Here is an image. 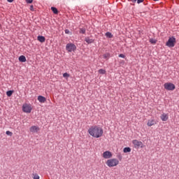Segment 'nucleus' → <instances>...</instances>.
I'll list each match as a JSON object with an SVG mask.
<instances>
[{
	"label": "nucleus",
	"instance_id": "obj_25",
	"mask_svg": "<svg viewBox=\"0 0 179 179\" xmlns=\"http://www.w3.org/2000/svg\"><path fill=\"white\" fill-rule=\"evenodd\" d=\"M6 135H8L9 136H12V135H13V134L12 133V131H7L6 132Z\"/></svg>",
	"mask_w": 179,
	"mask_h": 179
},
{
	"label": "nucleus",
	"instance_id": "obj_2",
	"mask_svg": "<svg viewBox=\"0 0 179 179\" xmlns=\"http://www.w3.org/2000/svg\"><path fill=\"white\" fill-rule=\"evenodd\" d=\"M106 164L108 167H117L120 164V161L115 158L109 159L106 161Z\"/></svg>",
	"mask_w": 179,
	"mask_h": 179
},
{
	"label": "nucleus",
	"instance_id": "obj_13",
	"mask_svg": "<svg viewBox=\"0 0 179 179\" xmlns=\"http://www.w3.org/2000/svg\"><path fill=\"white\" fill-rule=\"evenodd\" d=\"M38 41H40V43H45V37L43 36H38Z\"/></svg>",
	"mask_w": 179,
	"mask_h": 179
},
{
	"label": "nucleus",
	"instance_id": "obj_12",
	"mask_svg": "<svg viewBox=\"0 0 179 179\" xmlns=\"http://www.w3.org/2000/svg\"><path fill=\"white\" fill-rule=\"evenodd\" d=\"M38 100L39 103H45V101H47L45 97H44L43 96H38Z\"/></svg>",
	"mask_w": 179,
	"mask_h": 179
},
{
	"label": "nucleus",
	"instance_id": "obj_19",
	"mask_svg": "<svg viewBox=\"0 0 179 179\" xmlns=\"http://www.w3.org/2000/svg\"><path fill=\"white\" fill-rule=\"evenodd\" d=\"M32 178L34 179H40V176L37 173H33L32 174Z\"/></svg>",
	"mask_w": 179,
	"mask_h": 179
},
{
	"label": "nucleus",
	"instance_id": "obj_21",
	"mask_svg": "<svg viewBox=\"0 0 179 179\" xmlns=\"http://www.w3.org/2000/svg\"><path fill=\"white\" fill-rule=\"evenodd\" d=\"M150 43L151 44H156V43H157V40L153 39V38H150Z\"/></svg>",
	"mask_w": 179,
	"mask_h": 179
},
{
	"label": "nucleus",
	"instance_id": "obj_22",
	"mask_svg": "<svg viewBox=\"0 0 179 179\" xmlns=\"http://www.w3.org/2000/svg\"><path fill=\"white\" fill-rule=\"evenodd\" d=\"M103 57L105 59H108V58H110V53H106L103 55Z\"/></svg>",
	"mask_w": 179,
	"mask_h": 179
},
{
	"label": "nucleus",
	"instance_id": "obj_23",
	"mask_svg": "<svg viewBox=\"0 0 179 179\" xmlns=\"http://www.w3.org/2000/svg\"><path fill=\"white\" fill-rule=\"evenodd\" d=\"M106 36L108 37V38H113V34L110 32H106Z\"/></svg>",
	"mask_w": 179,
	"mask_h": 179
},
{
	"label": "nucleus",
	"instance_id": "obj_14",
	"mask_svg": "<svg viewBox=\"0 0 179 179\" xmlns=\"http://www.w3.org/2000/svg\"><path fill=\"white\" fill-rule=\"evenodd\" d=\"M18 59H19L20 62H26V61H27L26 57H24V55L20 56Z\"/></svg>",
	"mask_w": 179,
	"mask_h": 179
},
{
	"label": "nucleus",
	"instance_id": "obj_11",
	"mask_svg": "<svg viewBox=\"0 0 179 179\" xmlns=\"http://www.w3.org/2000/svg\"><path fill=\"white\" fill-rule=\"evenodd\" d=\"M162 121H167L169 120V114L167 113H162L160 116Z\"/></svg>",
	"mask_w": 179,
	"mask_h": 179
},
{
	"label": "nucleus",
	"instance_id": "obj_4",
	"mask_svg": "<svg viewBox=\"0 0 179 179\" xmlns=\"http://www.w3.org/2000/svg\"><path fill=\"white\" fill-rule=\"evenodd\" d=\"M132 143H133L134 148H135V149H139V148H144V146H145L143 145V143H142V141H139L138 140H133Z\"/></svg>",
	"mask_w": 179,
	"mask_h": 179
},
{
	"label": "nucleus",
	"instance_id": "obj_5",
	"mask_svg": "<svg viewBox=\"0 0 179 179\" xmlns=\"http://www.w3.org/2000/svg\"><path fill=\"white\" fill-rule=\"evenodd\" d=\"M164 87L166 90L173 91L176 89V85L171 83H166Z\"/></svg>",
	"mask_w": 179,
	"mask_h": 179
},
{
	"label": "nucleus",
	"instance_id": "obj_34",
	"mask_svg": "<svg viewBox=\"0 0 179 179\" xmlns=\"http://www.w3.org/2000/svg\"><path fill=\"white\" fill-rule=\"evenodd\" d=\"M154 1H159V0H154Z\"/></svg>",
	"mask_w": 179,
	"mask_h": 179
},
{
	"label": "nucleus",
	"instance_id": "obj_7",
	"mask_svg": "<svg viewBox=\"0 0 179 179\" xmlns=\"http://www.w3.org/2000/svg\"><path fill=\"white\" fill-rule=\"evenodd\" d=\"M166 45H167V47H174L176 45V38L173 36L169 38Z\"/></svg>",
	"mask_w": 179,
	"mask_h": 179
},
{
	"label": "nucleus",
	"instance_id": "obj_33",
	"mask_svg": "<svg viewBox=\"0 0 179 179\" xmlns=\"http://www.w3.org/2000/svg\"><path fill=\"white\" fill-rule=\"evenodd\" d=\"M131 1L135 3V2H136V0H131Z\"/></svg>",
	"mask_w": 179,
	"mask_h": 179
},
{
	"label": "nucleus",
	"instance_id": "obj_6",
	"mask_svg": "<svg viewBox=\"0 0 179 179\" xmlns=\"http://www.w3.org/2000/svg\"><path fill=\"white\" fill-rule=\"evenodd\" d=\"M66 50L69 52H72V51L76 50V45H75L73 43H67L66 45Z\"/></svg>",
	"mask_w": 179,
	"mask_h": 179
},
{
	"label": "nucleus",
	"instance_id": "obj_20",
	"mask_svg": "<svg viewBox=\"0 0 179 179\" xmlns=\"http://www.w3.org/2000/svg\"><path fill=\"white\" fill-rule=\"evenodd\" d=\"M6 94H7L8 97H10V96H12V94H13V91H12V90L7 91Z\"/></svg>",
	"mask_w": 179,
	"mask_h": 179
},
{
	"label": "nucleus",
	"instance_id": "obj_16",
	"mask_svg": "<svg viewBox=\"0 0 179 179\" xmlns=\"http://www.w3.org/2000/svg\"><path fill=\"white\" fill-rule=\"evenodd\" d=\"M124 153H129L131 152V148L126 147L123 149Z\"/></svg>",
	"mask_w": 179,
	"mask_h": 179
},
{
	"label": "nucleus",
	"instance_id": "obj_32",
	"mask_svg": "<svg viewBox=\"0 0 179 179\" xmlns=\"http://www.w3.org/2000/svg\"><path fill=\"white\" fill-rule=\"evenodd\" d=\"M8 2L12 3L13 1V0H7Z\"/></svg>",
	"mask_w": 179,
	"mask_h": 179
},
{
	"label": "nucleus",
	"instance_id": "obj_9",
	"mask_svg": "<svg viewBox=\"0 0 179 179\" xmlns=\"http://www.w3.org/2000/svg\"><path fill=\"white\" fill-rule=\"evenodd\" d=\"M103 159H111L113 157V154L110 151H106L103 153Z\"/></svg>",
	"mask_w": 179,
	"mask_h": 179
},
{
	"label": "nucleus",
	"instance_id": "obj_1",
	"mask_svg": "<svg viewBox=\"0 0 179 179\" xmlns=\"http://www.w3.org/2000/svg\"><path fill=\"white\" fill-rule=\"evenodd\" d=\"M103 133V129L97 126H92L88 129V134L93 138H101Z\"/></svg>",
	"mask_w": 179,
	"mask_h": 179
},
{
	"label": "nucleus",
	"instance_id": "obj_3",
	"mask_svg": "<svg viewBox=\"0 0 179 179\" xmlns=\"http://www.w3.org/2000/svg\"><path fill=\"white\" fill-rule=\"evenodd\" d=\"M31 110H33V108H31V104L24 103L22 105V111L24 113H27V114H30V113H31Z\"/></svg>",
	"mask_w": 179,
	"mask_h": 179
},
{
	"label": "nucleus",
	"instance_id": "obj_24",
	"mask_svg": "<svg viewBox=\"0 0 179 179\" xmlns=\"http://www.w3.org/2000/svg\"><path fill=\"white\" fill-rule=\"evenodd\" d=\"M80 33L81 34H85V33H86V29H80Z\"/></svg>",
	"mask_w": 179,
	"mask_h": 179
},
{
	"label": "nucleus",
	"instance_id": "obj_15",
	"mask_svg": "<svg viewBox=\"0 0 179 179\" xmlns=\"http://www.w3.org/2000/svg\"><path fill=\"white\" fill-rule=\"evenodd\" d=\"M85 41L87 44H92V43H94V40L90 39L89 37L85 38Z\"/></svg>",
	"mask_w": 179,
	"mask_h": 179
},
{
	"label": "nucleus",
	"instance_id": "obj_27",
	"mask_svg": "<svg viewBox=\"0 0 179 179\" xmlns=\"http://www.w3.org/2000/svg\"><path fill=\"white\" fill-rule=\"evenodd\" d=\"M29 9H30V10H31L32 12L34 11V6L33 5H31Z\"/></svg>",
	"mask_w": 179,
	"mask_h": 179
},
{
	"label": "nucleus",
	"instance_id": "obj_26",
	"mask_svg": "<svg viewBox=\"0 0 179 179\" xmlns=\"http://www.w3.org/2000/svg\"><path fill=\"white\" fill-rule=\"evenodd\" d=\"M69 74L68 73H64V74H63V77L64 78H69Z\"/></svg>",
	"mask_w": 179,
	"mask_h": 179
},
{
	"label": "nucleus",
	"instance_id": "obj_29",
	"mask_svg": "<svg viewBox=\"0 0 179 179\" xmlns=\"http://www.w3.org/2000/svg\"><path fill=\"white\" fill-rule=\"evenodd\" d=\"M120 58H125V56L124 55V54H120L119 55Z\"/></svg>",
	"mask_w": 179,
	"mask_h": 179
},
{
	"label": "nucleus",
	"instance_id": "obj_28",
	"mask_svg": "<svg viewBox=\"0 0 179 179\" xmlns=\"http://www.w3.org/2000/svg\"><path fill=\"white\" fill-rule=\"evenodd\" d=\"M27 3H33V0H25Z\"/></svg>",
	"mask_w": 179,
	"mask_h": 179
},
{
	"label": "nucleus",
	"instance_id": "obj_31",
	"mask_svg": "<svg viewBox=\"0 0 179 179\" xmlns=\"http://www.w3.org/2000/svg\"><path fill=\"white\" fill-rule=\"evenodd\" d=\"M65 33L66 34H69L70 31H69V29H66Z\"/></svg>",
	"mask_w": 179,
	"mask_h": 179
},
{
	"label": "nucleus",
	"instance_id": "obj_17",
	"mask_svg": "<svg viewBox=\"0 0 179 179\" xmlns=\"http://www.w3.org/2000/svg\"><path fill=\"white\" fill-rule=\"evenodd\" d=\"M99 73H100L101 75H106V70L101 69L98 71Z\"/></svg>",
	"mask_w": 179,
	"mask_h": 179
},
{
	"label": "nucleus",
	"instance_id": "obj_30",
	"mask_svg": "<svg viewBox=\"0 0 179 179\" xmlns=\"http://www.w3.org/2000/svg\"><path fill=\"white\" fill-rule=\"evenodd\" d=\"M144 0H137V3H142Z\"/></svg>",
	"mask_w": 179,
	"mask_h": 179
},
{
	"label": "nucleus",
	"instance_id": "obj_10",
	"mask_svg": "<svg viewBox=\"0 0 179 179\" xmlns=\"http://www.w3.org/2000/svg\"><path fill=\"white\" fill-rule=\"evenodd\" d=\"M147 125L148 127H153V125H156V120H155V119L148 120Z\"/></svg>",
	"mask_w": 179,
	"mask_h": 179
},
{
	"label": "nucleus",
	"instance_id": "obj_8",
	"mask_svg": "<svg viewBox=\"0 0 179 179\" xmlns=\"http://www.w3.org/2000/svg\"><path fill=\"white\" fill-rule=\"evenodd\" d=\"M40 131V127L37 126H32L29 128V132L31 134H37Z\"/></svg>",
	"mask_w": 179,
	"mask_h": 179
},
{
	"label": "nucleus",
	"instance_id": "obj_18",
	"mask_svg": "<svg viewBox=\"0 0 179 179\" xmlns=\"http://www.w3.org/2000/svg\"><path fill=\"white\" fill-rule=\"evenodd\" d=\"M51 10H52L53 13H55V15L58 13V9H57V8L55 7H51Z\"/></svg>",
	"mask_w": 179,
	"mask_h": 179
}]
</instances>
